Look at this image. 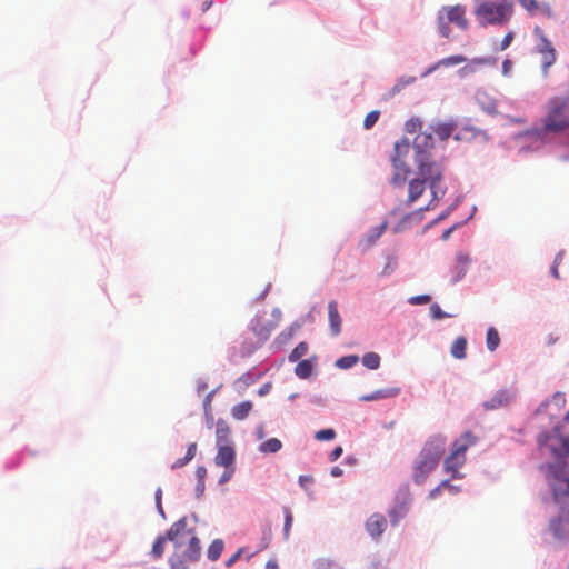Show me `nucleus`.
I'll return each mask as SVG.
<instances>
[{"label": "nucleus", "mask_w": 569, "mask_h": 569, "mask_svg": "<svg viewBox=\"0 0 569 569\" xmlns=\"http://www.w3.org/2000/svg\"><path fill=\"white\" fill-rule=\"evenodd\" d=\"M476 442V436L470 431H466L452 443L451 452L443 460V469L446 472L450 473L452 478H462L460 468L466 462L467 450Z\"/></svg>", "instance_id": "7ed1b4c3"}, {"label": "nucleus", "mask_w": 569, "mask_h": 569, "mask_svg": "<svg viewBox=\"0 0 569 569\" xmlns=\"http://www.w3.org/2000/svg\"><path fill=\"white\" fill-rule=\"evenodd\" d=\"M553 400L557 401L558 403H565V395L561 392H556L553 395Z\"/></svg>", "instance_id": "052dcab7"}, {"label": "nucleus", "mask_w": 569, "mask_h": 569, "mask_svg": "<svg viewBox=\"0 0 569 569\" xmlns=\"http://www.w3.org/2000/svg\"><path fill=\"white\" fill-rule=\"evenodd\" d=\"M196 453H197V443L192 442L189 445L184 457L187 458V460L191 461L194 458Z\"/></svg>", "instance_id": "8fccbe9b"}, {"label": "nucleus", "mask_w": 569, "mask_h": 569, "mask_svg": "<svg viewBox=\"0 0 569 569\" xmlns=\"http://www.w3.org/2000/svg\"><path fill=\"white\" fill-rule=\"evenodd\" d=\"M167 541H169L168 533L166 536H159L154 540L151 549V555L154 559H159L162 557Z\"/></svg>", "instance_id": "bb28decb"}, {"label": "nucleus", "mask_w": 569, "mask_h": 569, "mask_svg": "<svg viewBox=\"0 0 569 569\" xmlns=\"http://www.w3.org/2000/svg\"><path fill=\"white\" fill-rule=\"evenodd\" d=\"M366 530L373 539H378L387 528V519L382 513H373L366 521Z\"/></svg>", "instance_id": "9b49d317"}, {"label": "nucleus", "mask_w": 569, "mask_h": 569, "mask_svg": "<svg viewBox=\"0 0 569 569\" xmlns=\"http://www.w3.org/2000/svg\"><path fill=\"white\" fill-rule=\"evenodd\" d=\"M511 68V62L509 60H505L502 63L503 73H507Z\"/></svg>", "instance_id": "338daca9"}, {"label": "nucleus", "mask_w": 569, "mask_h": 569, "mask_svg": "<svg viewBox=\"0 0 569 569\" xmlns=\"http://www.w3.org/2000/svg\"><path fill=\"white\" fill-rule=\"evenodd\" d=\"M410 149V142L408 139H402L395 143V153L392 157H398L403 160Z\"/></svg>", "instance_id": "7c9ffc66"}, {"label": "nucleus", "mask_w": 569, "mask_h": 569, "mask_svg": "<svg viewBox=\"0 0 569 569\" xmlns=\"http://www.w3.org/2000/svg\"><path fill=\"white\" fill-rule=\"evenodd\" d=\"M441 486H437L436 488H433L430 492H429V498L430 499H435L437 498L440 493H441Z\"/></svg>", "instance_id": "13d9d810"}, {"label": "nucleus", "mask_w": 569, "mask_h": 569, "mask_svg": "<svg viewBox=\"0 0 569 569\" xmlns=\"http://www.w3.org/2000/svg\"><path fill=\"white\" fill-rule=\"evenodd\" d=\"M449 22L455 23L461 30H467L469 22L466 18V7L461 4L443 7L439 12L437 18L438 31L443 38L450 37Z\"/></svg>", "instance_id": "0eeeda50"}, {"label": "nucleus", "mask_w": 569, "mask_h": 569, "mask_svg": "<svg viewBox=\"0 0 569 569\" xmlns=\"http://www.w3.org/2000/svg\"><path fill=\"white\" fill-rule=\"evenodd\" d=\"M308 352V345L300 342L289 355V361L295 362L301 359Z\"/></svg>", "instance_id": "473e14b6"}, {"label": "nucleus", "mask_w": 569, "mask_h": 569, "mask_svg": "<svg viewBox=\"0 0 569 569\" xmlns=\"http://www.w3.org/2000/svg\"><path fill=\"white\" fill-rule=\"evenodd\" d=\"M224 548V543L221 539H214L208 548V558L211 561H216L221 556Z\"/></svg>", "instance_id": "a878e982"}, {"label": "nucleus", "mask_w": 569, "mask_h": 569, "mask_svg": "<svg viewBox=\"0 0 569 569\" xmlns=\"http://www.w3.org/2000/svg\"><path fill=\"white\" fill-rule=\"evenodd\" d=\"M546 478L551 488L555 503L563 507L565 502L569 499V470L566 468V465H548Z\"/></svg>", "instance_id": "423d86ee"}, {"label": "nucleus", "mask_w": 569, "mask_h": 569, "mask_svg": "<svg viewBox=\"0 0 569 569\" xmlns=\"http://www.w3.org/2000/svg\"><path fill=\"white\" fill-rule=\"evenodd\" d=\"M519 3L530 13H541L548 18L553 16L552 9L549 3H539L537 0H518Z\"/></svg>", "instance_id": "2eb2a0df"}, {"label": "nucleus", "mask_w": 569, "mask_h": 569, "mask_svg": "<svg viewBox=\"0 0 569 569\" xmlns=\"http://www.w3.org/2000/svg\"><path fill=\"white\" fill-rule=\"evenodd\" d=\"M533 33L535 36L538 38L539 40V43H538V52L541 54V53H547L549 51H555L551 42L548 40V38L546 37L543 30L540 28V27H535L533 29Z\"/></svg>", "instance_id": "412c9836"}, {"label": "nucleus", "mask_w": 569, "mask_h": 569, "mask_svg": "<svg viewBox=\"0 0 569 569\" xmlns=\"http://www.w3.org/2000/svg\"><path fill=\"white\" fill-rule=\"evenodd\" d=\"M361 401H375L373 393L365 395L360 397Z\"/></svg>", "instance_id": "0e129e2a"}, {"label": "nucleus", "mask_w": 569, "mask_h": 569, "mask_svg": "<svg viewBox=\"0 0 569 569\" xmlns=\"http://www.w3.org/2000/svg\"><path fill=\"white\" fill-rule=\"evenodd\" d=\"M441 66H438V62H436L433 66H431L426 72L423 76H428L430 74L431 72L436 71L438 68H440Z\"/></svg>", "instance_id": "774afa93"}, {"label": "nucleus", "mask_w": 569, "mask_h": 569, "mask_svg": "<svg viewBox=\"0 0 569 569\" xmlns=\"http://www.w3.org/2000/svg\"><path fill=\"white\" fill-rule=\"evenodd\" d=\"M413 148L417 151V158L428 157L427 151L433 148L432 133L419 132L413 140Z\"/></svg>", "instance_id": "ddd939ff"}, {"label": "nucleus", "mask_w": 569, "mask_h": 569, "mask_svg": "<svg viewBox=\"0 0 569 569\" xmlns=\"http://www.w3.org/2000/svg\"><path fill=\"white\" fill-rule=\"evenodd\" d=\"M426 182L419 178L411 179L408 183V203L417 201L423 193Z\"/></svg>", "instance_id": "f3484780"}, {"label": "nucleus", "mask_w": 569, "mask_h": 569, "mask_svg": "<svg viewBox=\"0 0 569 569\" xmlns=\"http://www.w3.org/2000/svg\"><path fill=\"white\" fill-rule=\"evenodd\" d=\"M252 410L251 401H243L231 409V416L236 420H243L248 417L250 411Z\"/></svg>", "instance_id": "4be33fe9"}, {"label": "nucleus", "mask_w": 569, "mask_h": 569, "mask_svg": "<svg viewBox=\"0 0 569 569\" xmlns=\"http://www.w3.org/2000/svg\"><path fill=\"white\" fill-rule=\"evenodd\" d=\"M230 427L224 420H218L217 421V428H216V438H217V446L221 445H230Z\"/></svg>", "instance_id": "6ab92c4d"}, {"label": "nucleus", "mask_w": 569, "mask_h": 569, "mask_svg": "<svg viewBox=\"0 0 569 569\" xmlns=\"http://www.w3.org/2000/svg\"><path fill=\"white\" fill-rule=\"evenodd\" d=\"M399 392H400L399 388H390V389H380L372 393H373L375 400H379V399L396 397Z\"/></svg>", "instance_id": "c9c22d12"}, {"label": "nucleus", "mask_w": 569, "mask_h": 569, "mask_svg": "<svg viewBox=\"0 0 569 569\" xmlns=\"http://www.w3.org/2000/svg\"><path fill=\"white\" fill-rule=\"evenodd\" d=\"M438 486H441V490L448 489V488H453V486L449 482V480H443Z\"/></svg>", "instance_id": "e2e57ef3"}, {"label": "nucleus", "mask_w": 569, "mask_h": 569, "mask_svg": "<svg viewBox=\"0 0 569 569\" xmlns=\"http://www.w3.org/2000/svg\"><path fill=\"white\" fill-rule=\"evenodd\" d=\"M429 188L432 193V201L427 206L426 209H430L433 201H439L446 193V189L440 186V182L429 183Z\"/></svg>", "instance_id": "2f4dec72"}, {"label": "nucleus", "mask_w": 569, "mask_h": 569, "mask_svg": "<svg viewBox=\"0 0 569 569\" xmlns=\"http://www.w3.org/2000/svg\"><path fill=\"white\" fill-rule=\"evenodd\" d=\"M513 32L512 31H509L505 37L503 39L501 40L500 42V47H499V50L503 51L506 50L512 42L513 40Z\"/></svg>", "instance_id": "09e8293b"}, {"label": "nucleus", "mask_w": 569, "mask_h": 569, "mask_svg": "<svg viewBox=\"0 0 569 569\" xmlns=\"http://www.w3.org/2000/svg\"><path fill=\"white\" fill-rule=\"evenodd\" d=\"M331 476L332 477H340V476H342V469L339 468V467H333L331 469Z\"/></svg>", "instance_id": "680f3d73"}, {"label": "nucleus", "mask_w": 569, "mask_h": 569, "mask_svg": "<svg viewBox=\"0 0 569 569\" xmlns=\"http://www.w3.org/2000/svg\"><path fill=\"white\" fill-rule=\"evenodd\" d=\"M569 98L553 97L548 101L543 128L548 132H561L569 128Z\"/></svg>", "instance_id": "20e7f679"}, {"label": "nucleus", "mask_w": 569, "mask_h": 569, "mask_svg": "<svg viewBox=\"0 0 569 569\" xmlns=\"http://www.w3.org/2000/svg\"><path fill=\"white\" fill-rule=\"evenodd\" d=\"M431 129L441 141H446L452 134L456 126L451 122H437L431 126Z\"/></svg>", "instance_id": "aec40b11"}, {"label": "nucleus", "mask_w": 569, "mask_h": 569, "mask_svg": "<svg viewBox=\"0 0 569 569\" xmlns=\"http://www.w3.org/2000/svg\"><path fill=\"white\" fill-rule=\"evenodd\" d=\"M362 363L368 369H377L380 366V357L376 352H368L362 357Z\"/></svg>", "instance_id": "c756f323"}, {"label": "nucleus", "mask_w": 569, "mask_h": 569, "mask_svg": "<svg viewBox=\"0 0 569 569\" xmlns=\"http://www.w3.org/2000/svg\"><path fill=\"white\" fill-rule=\"evenodd\" d=\"M328 319L332 336H338L341 332L342 319L338 310V303L335 300L328 303Z\"/></svg>", "instance_id": "4468645a"}, {"label": "nucleus", "mask_w": 569, "mask_h": 569, "mask_svg": "<svg viewBox=\"0 0 569 569\" xmlns=\"http://www.w3.org/2000/svg\"><path fill=\"white\" fill-rule=\"evenodd\" d=\"M409 511V501L402 500L400 502H397L390 510H389V518L392 526H397L399 521L406 517V515Z\"/></svg>", "instance_id": "dca6fc26"}, {"label": "nucleus", "mask_w": 569, "mask_h": 569, "mask_svg": "<svg viewBox=\"0 0 569 569\" xmlns=\"http://www.w3.org/2000/svg\"><path fill=\"white\" fill-rule=\"evenodd\" d=\"M473 62L475 63H487V62H492L495 63L496 62V59H491V58H478V59H473Z\"/></svg>", "instance_id": "bf43d9fd"}, {"label": "nucleus", "mask_w": 569, "mask_h": 569, "mask_svg": "<svg viewBox=\"0 0 569 569\" xmlns=\"http://www.w3.org/2000/svg\"><path fill=\"white\" fill-rule=\"evenodd\" d=\"M512 13V3L506 1L499 3L485 1L475 10L476 18L482 27L488 24H505L511 19Z\"/></svg>", "instance_id": "39448f33"}, {"label": "nucleus", "mask_w": 569, "mask_h": 569, "mask_svg": "<svg viewBox=\"0 0 569 569\" xmlns=\"http://www.w3.org/2000/svg\"><path fill=\"white\" fill-rule=\"evenodd\" d=\"M467 350V340L465 337H458L450 349V353L456 359H465Z\"/></svg>", "instance_id": "5701e85b"}, {"label": "nucleus", "mask_w": 569, "mask_h": 569, "mask_svg": "<svg viewBox=\"0 0 569 569\" xmlns=\"http://www.w3.org/2000/svg\"><path fill=\"white\" fill-rule=\"evenodd\" d=\"M336 437L333 429H322L316 432L315 438L319 441H329Z\"/></svg>", "instance_id": "58836bf2"}, {"label": "nucleus", "mask_w": 569, "mask_h": 569, "mask_svg": "<svg viewBox=\"0 0 569 569\" xmlns=\"http://www.w3.org/2000/svg\"><path fill=\"white\" fill-rule=\"evenodd\" d=\"M430 313H431L432 319H435V320H441L443 318L451 317L450 315L443 312L438 303L431 305Z\"/></svg>", "instance_id": "37998d69"}, {"label": "nucleus", "mask_w": 569, "mask_h": 569, "mask_svg": "<svg viewBox=\"0 0 569 569\" xmlns=\"http://www.w3.org/2000/svg\"><path fill=\"white\" fill-rule=\"evenodd\" d=\"M266 569H278V563L276 561L270 560L266 563Z\"/></svg>", "instance_id": "69168bd1"}, {"label": "nucleus", "mask_w": 569, "mask_h": 569, "mask_svg": "<svg viewBox=\"0 0 569 569\" xmlns=\"http://www.w3.org/2000/svg\"><path fill=\"white\" fill-rule=\"evenodd\" d=\"M387 229V221H383L379 226L373 227L367 237L360 241L359 246L363 249H368L376 243V241L382 236Z\"/></svg>", "instance_id": "a211bd4d"}, {"label": "nucleus", "mask_w": 569, "mask_h": 569, "mask_svg": "<svg viewBox=\"0 0 569 569\" xmlns=\"http://www.w3.org/2000/svg\"><path fill=\"white\" fill-rule=\"evenodd\" d=\"M415 81H416L415 77H402V78L398 79L397 83L392 88V91L395 93L400 92L405 87L413 83Z\"/></svg>", "instance_id": "a19ab883"}, {"label": "nucleus", "mask_w": 569, "mask_h": 569, "mask_svg": "<svg viewBox=\"0 0 569 569\" xmlns=\"http://www.w3.org/2000/svg\"><path fill=\"white\" fill-rule=\"evenodd\" d=\"M313 482V478L310 476H300L299 483L303 489H308V486Z\"/></svg>", "instance_id": "3c124183"}, {"label": "nucleus", "mask_w": 569, "mask_h": 569, "mask_svg": "<svg viewBox=\"0 0 569 569\" xmlns=\"http://www.w3.org/2000/svg\"><path fill=\"white\" fill-rule=\"evenodd\" d=\"M282 447V443L277 438H270L259 446V450L263 453H276Z\"/></svg>", "instance_id": "393cba45"}, {"label": "nucleus", "mask_w": 569, "mask_h": 569, "mask_svg": "<svg viewBox=\"0 0 569 569\" xmlns=\"http://www.w3.org/2000/svg\"><path fill=\"white\" fill-rule=\"evenodd\" d=\"M470 257L465 252H459L456 256V268L458 270L459 277L465 276L469 264H470Z\"/></svg>", "instance_id": "c85d7f7f"}, {"label": "nucleus", "mask_w": 569, "mask_h": 569, "mask_svg": "<svg viewBox=\"0 0 569 569\" xmlns=\"http://www.w3.org/2000/svg\"><path fill=\"white\" fill-rule=\"evenodd\" d=\"M486 345L489 351H495L500 345V336L496 328L490 327L487 330Z\"/></svg>", "instance_id": "b1692460"}, {"label": "nucleus", "mask_w": 569, "mask_h": 569, "mask_svg": "<svg viewBox=\"0 0 569 569\" xmlns=\"http://www.w3.org/2000/svg\"><path fill=\"white\" fill-rule=\"evenodd\" d=\"M467 61V58L461 54L450 56L438 61V66L451 67Z\"/></svg>", "instance_id": "72a5a7b5"}, {"label": "nucleus", "mask_w": 569, "mask_h": 569, "mask_svg": "<svg viewBox=\"0 0 569 569\" xmlns=\"http://www.w3.org/2000/svg\"><path fill=\"white\" fill-rule=\"evenodd\" d=\"M561 447L566 453H569V436L568 437H561Z\"/></svg>", "instance_id": "4d7b16f0"}, {"label": "nucleus", "mask_w": 569, "mask_h": 569, "mask_svg": "<svg viewBox=\"0 0 569 569\" xmlns=\"http://www.w3.org/2000/svg\"><path fill=\"white\" fill-rule=\"evenodd\" d=\"M562 259H563V252H562V251H560V252H558V253L556 254L555 260H553V264H552V267H551V274H552L556 279H558V278H559L558 267H559V264L561 263Z\"/></svg>", "instance_id": "a18cd8bd"}, {"label": "nucleus", "mask_w": 569, "mask_h": 569, "mask_svg": "<svg viewBox=\"0 0 569 569\" xmlns=\"http://www.w3.org/2000/svg\"><path fill=\"white\" fill-rule=\"evenodd\" d=\"M233 470L234 468L231 467L229 469H226V471L222 473L221 478H220V483H223V482H227L230 480V478L232 477V473H233Z\"/></svg>", "instance_id": "864d4df0"}, {"label": "nucleus", "mask_w": 569, "mask_h": 569, "mask_svg": "<svg viewBox=\"0 0 569 569\" xmlns=\"http://www.w3.org/2000/svg\"><path fill=\"white\" fill-rule=\"evenodd\" d=\"M421 128H422V121L417 117L409 119L405 123V130L409 133H415L417 131H420Z\"/></svg>", "instance_id": "e433bc0d"}, {"label": "nucleus", "mask_w": 569, "mask_h": 569, "mask_svg": "<svg viewBox=\"0 0 569 569\" xmlns=\"http://www.w3.org/2000/svg\"><path fill=\"white\" fill-rule=\"evenodd\" d=\"M187 519L181 518L171 525L168 530V538L176 548V552L186 546L183 558L190 562H196L201 556V546L193 529H188Z\"/></svg>", "instance_id": "f03ea898"}, {"label": "nucleus", "mask_w": 569, "mask_h": 569, "mask_svg": "<svg viewBox=\"0 0 569 569\" xmlns=\"http://www.w3.org/2000/svg\"><path fill=\"white\" fill-rule=\"evenodd\" d=\"M236 459V452L232 446L230 445H221L218 446V452L214 458V462L218 466L224 467L226 469H229L233 467Z\"/></svg>", "instance_id": "f8f14e48"}, {"label": "nucleus", "mask_w": 569, "mask_h": 569, "mask_svg": "<svg viewBox=\"0 0 569 569\" xmlns=\"http://www.w3.org/2000/svg\"><path fill=\"white\" fill-rule=\"evenodd\" d=\"M542 58V67L545 71H547L556 61V51H549L547 53H541Z\"/></svg>", "instance_id": "79ce46f5"}, {"label": "nucleus", "mask_w": 569, "mask_h": 569, "mask_svg": "<svg viewBox=\"0 0 569 569\" xmlns=\"http://www.w3.org/2000/svg\"><path fill=\"white\" fill-rule=\"evenodd\" d=\"M446 443L447 439L441 435L432 436L425 442L419 455L412 462V480L415 483H423L429 475L438 467L445 453Z\"/></svg>", "instance_id": "f257e3e1"}, {"label": "nucleus", "mask_w": 569, "mask_h": 569, "mask_svg": "<svg viewBox=\"0 0 569 569\" xmlns=\"http://www.w3.org/2000/svg\"><path fill=\"white\" fill-rule=\"evenodd\" d=\"M293 517L288 508H284V527H283V536L284 539H288L290 528L292 526Z\"/></svg>", "instance_id": "c03bdc74"}, {"label": "nucleus", "mask_w": 569, "mask_h": 569, "mask_svg": "<svg viewBox=\"0 0 569 569\" xmlns=\"http://www.w3.org/2000/svg\"><path fill=\"white\" fill-rule=\"evenodd\" d=\"M196 476H197L198 481L201 485V492H203L204 491V479H206V476H207V469L204 467H202V466H199L196 469Z\"/></svg>", "instance_id": "49530a36"}, {"label": "nucleus", "mask_w": 569, "mask_h": 569, "mask_svg": "<svg viewBox=\"0 0 569 569\" xmlns=\"http://www.w3.org/2000/svg\"><path fill=\"white\" fill-rule=\"evenodd\" d=\"M379 116H380V112H379V111H377V110L370 111V112L366 116V118H365V120H363V127H365L366 129H370V128H372V127L376 124V122L378 121Z\"/></svg>", "instance_id": "ea45409f"}, {"label": "nucleus", "mask_w": 569, "mask_h": 569, "mask_svg": "<svg viewBox=\"0 0 569 569\" xmlns=\"http://www.w3.org/2000/svg\"><path fill=\"white\" fill-rule=\"evenodd\" d=\"M170 566L171 569H189L187 559L177 552H174L173 557L171 558Z\"/></svg>", "instance_id": "4c0bfd02"}, {"label": "nucleus", "mask_w": 569, "mask_h": 569, "mask_svg": "<svg viewBox=\"0 0 569 569\" xmlns=\"http://www.w3.org/2000/svg\"><path fill=\"white\" fill-rule=\"evenodd\" d=\"M342 455V447H336L330 453V460L335 461Z\"/></svg>", "instance_id": "6e6d98bb"}, {"label": "nucleus", "mask_w": 569, "mask_h": 569, "mask_svg": "<svg viewBox=\"0 0 569 569\" xmlns=\"http://www.w3.org/2000/svg\"><path fill=\"white\" fill-rule=\"evenodd\" d=\"M358 362V356H345L336 361V366L341 369H349Z\"/></svg>", "instance_id": "f704fd0d"}, {"label": "nucleus", "mask_w": 569, "mask_h": 569, "mask_svg": "<svg viewBox=\"0 0 569 569\" xmlns=\"http://www.w3.org/2000/svg\"><path fill=\"white\" fill-rule=\"evenodd\" d=\"M431 297L428 295L415 296L409 299L411 305H426L430 301Z\"/></svg>", "instance_id": "de8ad7c7"}, {"label": "nucleus", "mask_w": 569, "mask_h": 569, "mask_svg": "<svg viewBox=\"0 0 569 569\" xmlns=\"http://www.w3.org/2000/svg\"><path fill=\"white\" fill-rule=\"evenodd\" d=\"M242 551V548L238 549V551L226 561V567H231L240 558Z\"/></svg>", "instance_id": "603ef678"}, {"label": "nucleus", "mask_w": 569, "mask_h": 569, "mask_svg": "<svg viewBox=\"0 0 569 569\" xmlns=\"http://www.w3.org/2000/svg\"><path fill=\"white\" fill-rule=\"evenodd\" d=\"M418 173L425 182H441L442 167L436 161H431L428 157H419L416 159Z\"/></svg>", "instance_id": "6e6552de"}, {"label": "nucleus", "mask_w": 569, "mask_h": 569, "mask_svg": "<svg viewBox=\"0 0 569 569\" xmlns=\"http://www.w3.org/2000/svg\"><path fill=\"white\" fill-rule=\"evenodd\" d=\"M188 462H190L189 460H187L186 457L183 458H180V459H177L172 465H171V469H179L183 466H186Z\"/></svg>", "instance_id": "5fc2aeb1"}, {"label": "nucleus", "mask_w": 569, "mask_h": 569, "mask_svg": "<svg viewBox=\"0 0 569 569\" xmlns=\"http://www.w3.org/2000/svg\"><path fill=\"white\" fill-rule=\"evenodd\" d=\"M391 163L393 168V174L391 178V183L395 187H402L410 173V167L405 162V160L398 157H391Z\"/></svg>", "instance_id": "9d476101"}, {"label": "nucleus", "mask_w": 569, "mask_h": 569, "mask_svg": "<svg viewBox=\"0 0 569 569\" xmlns=\"http://www.w3.org/2000/svg\"><path fill=\"white\" fill-rule=\"evenodd\" d=\"M312 363L310 360H301L298 362V365L296 366L295 368V373L301 378V379H306L308 377H310L311 372H312Z\"/></svg>", "instance_id": "cd10ccee"}, {"label": "nucleus", "mask_w": 569, "mask_h": 569, "mask_svg": "<svg viewBox=\"0 0 569 569\" xmlns=\"http://www.w3.org/2000/svg\"><path fill=\"white\" fill-rule=\"evenodd\" d=\"M561 515L550 519L548 523V531L552 535L556 540L566 541L568 538L566 523L568 520V516L566 513L565 507H560Z\"/></svg>", "instance_id": "1a4fd4ad"}]
</instances>
